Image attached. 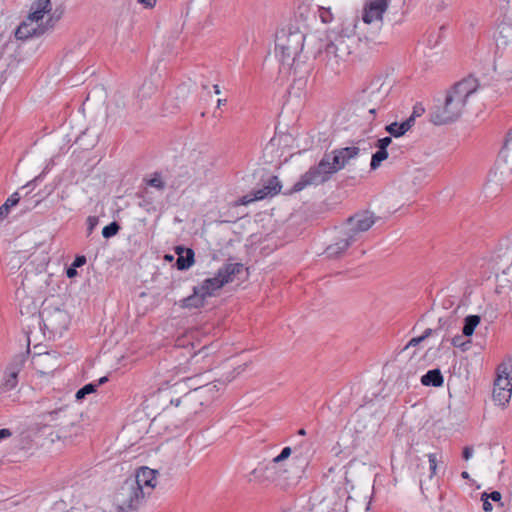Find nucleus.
I'll return each instance as SVG.
<instances>
[{
	"mask_svg": "<svg viewBox=\"0 0 512 512\" xmlns=\"http://www.w3.org/2000/svg\"><path fill=\"white\" fill-rule=\"evenodd\" d=\"M66 275L68 278H73L77 275V271H76V268L71 266L67 269L66 271Z\"/></svg>",
	"mask_w": 512,
	"mask_h": 512,
	"instance_id": "49",
	"label": "nucleus"
},
{
	"mask_svg": "<svg viewBox=\"0 0 512 512\" xmlns=\"http://www.w3.org/2000/svg\"><path fill=\"white\" fill-rule=\"evenodd\" d=\"M369 113L374 115V114L376 113V109H375V108H371V109L369 110Z\"/></svg>",
	"mask_w": 512,
	"mask_h": 512,
	"instance_id": "58",
	"label": "nucleus"
},
{
	"mask_svg": "<svg viewBox=\"0 0 512 512\" xmlns=\"http://www.w3.org/2000/svg\"><path fill=\"white\" fill-rule=\"evenodd\" d=\"M433 333V330L430 329V328H427L423 334L421 336H418V337H414L412 338L408 343L407 345L404 347V350L410 348V347H415L417 346L418 344H420L422 341H424L426 338H428L429 336H431Z\"/></svg>",
	"mask_w": 512,
	"mask_h": 512,
	"instance_id": "30",
	"label": "nucleus"
},
{
	"mask_svg": "<svg viewBox=\"0 0 512 512\" xmlns=\"http://www.w3.org/2000/svg\"><path fill=\"white\" fill-rule=\"evenodd\" d=\"M309 449L310 445L307 443V441L301 442L298 446L294 447L293 452L295 454V458H303L306 464Z\"/></svg>",
	"mask_w": 512,
	"mask_h": 512,
	"instance_id": "29",
	"label": "nucleus"
},
{
	"mask_svg": "<svg viewBox=\"0 0 512 512\" xmlns=\"http://www.w3.org/2000/svg\"><path fill=\"white\" fill-rule=\"evenodd\" d=\"M248 482L264 484L266 482L274 483L282 489L287 488L288 481H285L281 476V471L277 469L276 465L269 463L263 468H255L248 475Z\"/></svg>",
	"mask_w": 512,
	"mask_h": 512,
	"instance_id": "10",
	"label": "nucleus"
},
{
	"mask_svg": "<svg viewBox=\"0 0 512 512\" xmlns=\"http://www.w3.org/2000/svg\"><path fill=\"white\" fill-rule=\"evenodd\" d=\"M482 497H488L489 499H491L495 502H499L501 500V493L498 491H493L490 494L483 493Z\"/></svg>",
	"mask_w": 512,
	"mask_h": 512,
	"instance_id": "40",
	"label": "nucleus"
},
{
	"mask_svg": "<svg viewBox=\"0 0 512 512\" xmlns=\"http://www.w3.org/2000/svg\"><path fill=\"white\" fill-rule=\"evenodd\" d=\"M179 254L177 260H176V266L179 270H186L190 268L194 263V252L192 249L186 250V255H182L177 251Z\"/></svg>",
	"mask_w": 512,
	"mask_h": 512,
	"instance_id": "23",
	"label": "nucleus"
},
{
	"mask_svg": "<svg viewBox=\"0 0 512 512\" xmlns=\"http://www.w3.org/2000/svg\"><path fill=\"white\" fill-rule=\"evenodd\" d=\"M226 104V99H218L217 106L220 107Z\"/></svg>",
	"mask_w": 512,
	"mask_h": 512,
	"instance_id": "53",
	"label": "nucleus"
},
{
	"mask_svg": "<svg viewBox=\"0 0 512 512\" xmlns=\"http://www.w3.org/2000/svg\"><path fill=\"white\" fill-rule=\"evenodd\" d=\"M340 491H342V495L345 496L347 494V489H340Z\"/></svg>",
	"mask_w": 512,
	"mask_h": 512,
	"instance_id": "60",
	"label": "nucleus"
},
{
	"mask_svg": "<svg viewBox=\"0 0 512 512\" xmlns=\"http://www.w3.org/2000/svg\"><path fill=\"white\" fill-rule=\"evenodd\" d=\"M107 380H108V378H107L106 376L101 377V378L99 379V381H98V384H97V385L103 384V383H105Z\"/></svg>",
	"mask_w": 512,
	"mask_h": 512,
	"instance_id": "55",
	"label": "nucleus"
},
{
	"mask_svg": "<svg viewBox=\"0 0 512 512\" xmlns=\"http://www.w3.org/2000/svg\"><path fill=\"white\" fill-rule=\"evenodd\" d=\"M281 190V183L277 176H271L263 188L255 191V199H264L267 196H274Z\"/></svg>",
	"mask_w": 512,
	"mask_h": 512,
	"instance_id": "17",
	"label": "nucleus"
},
{
	"mask_svg": "<svg viewBox=\"0 0 512 512\" xmlns=\"http://www.w3.org/2000/svg\"><path fill=\"white\" fill-rule=\"evenodd\" d=\"M86 263V257L85 256H77L72 263V266L75 268L81 267Z\"/></svg>",
	"mask_w": 512,
	"mask_h": 512,
	"instance_id": "41",
	"label": "nucleus"
},
{
	"mask_svg": "<svg viewBox=\"0 0 512 512\" xmlns=\"http://www.w3.org/2000/svg\"><path fill=\"white\" fill-rule=\"evenodd\" d=\"M205 296H202L201 293H195L193 291V295H190L181 300V307L183 308H199L204 306Z\"/></svg>",
	"mask_w": 512,
	"mask_h": 512,
	"instance_id": "21",
	"label": "nucleus"
},
{
	"mask_svg": "<svg viewBox=\"0 0 512 512\" xmlns=\"http://www.w3.org/2000/svg\"><path fill=\"white\" fill-rule=\"evenodd\" d=\"M444 379L439 369L429 370L421 377V383L424 386L440 387L443 385Z\"/></svg>",
	"mask_w": 512,
	"mask_h": 512,
	"instance_id": "20",
	"label": "nucleus"
},
{
	"mask_svg": "<svg viewBox=\"0 0 512 512\" xmlns=\"http://www.w3.org/2000/svg\"><path fill=\"white\" fill-rule=\"evenodd\" d=\"M305 35L295 27L281 29L276 36V54L282 66L291 69L303 50Z\"/></svg>",
	"mask_w": 512,
	"mask_h": 512,
	"instance_id": "5",
	"label": "nucleus"
},
{
	"mask_svg": "<svg viewBox=\"0 0 512 512\" xmlns=\"http://www.w3.org/2000/svg\"><path fill=\"white\" fill-rule=\"evenodd\" d=\"M415 115H419V110H414L413 114L411 116H413L415 118Z\"/></svg>",
	"mask_w": 512,
	"mask_h": 512,
	"instance_id": "59",
	"label": "nucleus"
},
{
	"mask_svg": "<svg viewBox=\"0 0 512 512\" xmlns=\"http://www.w3.org/2000/svg\"><path fill=\"white\" fill-rule=\"evenodd\" d=\"M498 47L512 45V13L506 14L499 24Z\"/></svg>",
	"mask_w": 512,
	"mask_h": 512,
	"instance_id": "15",
	"label": "nucleus"
},
{
	"mask_svg": "<svg viewBox=\"0 0 512 512\" xmlns=\"http://www.w3.org/2000/svg\"><path fill=\"white\" fill-rule=\"evenodd\" d=\"M429 460V467L431 471V476L436 474V468H437V456L434 453H430L428 455Z\"/></svg>",
	"mask_w": 512,
	"mask_h": 512,
	"instance_id": "36",
	"label": "nucleus"
},
{
	"mask_svg": "<svg viewBox=\"0 0 512 512\" xmlns=\"http://www.w3.org/2000/svg\"><path fill=\"white\" fill-rule=\"evenodd\" d=\"M253 200H256L255 195L253 196V198H248L247 196H244L243 198H241L240 203L245 205V204L250 203Z\"/></svg>",
	"mask_w": 512,
	"mask_h": 512,
	"instance_id": "51",
	"label": "nucleus"
},
{
	"mask_svg": "<svg viewBox=\"0 0 512 512\" xmlns=\"http://www.w3.org/2000/svg\"><path fill=\"white\" fill-rule=\"evenodd\" d=\"M292 453V449L290 447H285L282 449L281 453L274 457L270 462L272 465H276L277 469L281 471V476L285 481H288V485H292L296 483V480L300 477L299 475H291L283 465L282 462L286 460Z\"/></svg>",
	"mask_w": 512,
	"mask_h": 512,
	"instance_id": "16",
	"label": "nucleus"
},
{
	"mask_svg": "<svg viewBox=\"0 0 512 512\" xmlns=\"http://www.w3.org/2000/svg\"><path fill=\"white\" fill-rule=\"evenodd\" d=\"M243 269L241 263H228L222 266L214 277L205 279L199 286L193 288L195 293H201L202 296L211 297L221 289L225 284L233 281L234 276Z\"/></svg>",
	"mask_w": 512,
	"mask_h": 512,
	"instance_id": "7",
	"label": "nucleus"
},
{
	"mask_svg": "<svg viewBox=\"0 0 512 512\" xmlns=\"http://www.w3.org/2000/svg\"><path fill=\"white\" fill-rule=\"evenodd\" d=\"M452 0H427L430 10L435 12H442L447 9Z\"/></svg>",
	"mask_w": 512,
	"mask_h": 512,
	"instance_id": "28",
	"label": "nucleus"
},
{
	"mask_svg": "<svg viewBox=\"0 0 512 512\" xmlns=\"http://www.w3.org/2000/svg\"><path fill=\"white\" fill-rule=\"evenodd\" d=\"M20 196L17 192L13 193L4 203L5 206L11 209V207L18 204Z\"/></svg>",
	"mask_w": 512,
	"mask_h": 512,
	"instance_id": "37",
	"label": "nucleus"
},
{
	"mask_svg": "<svg viewBox=\"0 0 512 512\" xmlns=\"http://www.w3.org/2000/svg\"><path fill=\"white\" fill-rule=\"evenodd\" d=\"M246 368V363L239 365L233 371L225 375L224 378L197 387H192V385L189 384L194 380V377H186L173 385L176 392H183L184 394L178 398H171L170 405L175 408H181L183 413L182 421H186L191 416L200 412L202 407L209 405L216 394L220 390H223L227 383L233 381L238 375L244 372Z\"/></svg>",
	"mask_w": 512,
	"mask_h": 512,
	"instance_id": "1",
	"label": "nucleus"
},
{
	"mask_svg": "<svg viewBox=\"0 0 512 512\" xmlns=\"http://www.w3.org/2000/svg\"><path fill=\"white\" fill-rule=\"evenodd\" d=\"M179 369H180V371H182V372H187V371H188V369H187L186 367H181V368H179Z\"/></svg>",
	"mask_w": 512,
	"mask_h": 512,
	"instance_id": "61",
	"label": "nucleus"
},
{
	"mask_svg": "<svg viewBox=\"0 0 512 512\" xmlns=\"http://www.w3.org/2000/svg\"><path fill=\"white\" fill-rule=\"evenodd\" d=\"M354 37L335 34L318 52V59L332 71H337L352 53Z\"/></svg>",
	"mask_w": 512,
	"mask_h": 512,
	"instance_id": "6",
	"label": "nucleus"
},
{
	"mask_svg": "<svg viewBox=\"0 0 512 512\" xmlns=\"http://www.w3.org/2000/svg\"><path fill=\"white\" fill-rule=\"evenodd\" d=\"M477 86L474 78L457 82L446 92L443 103L431 111L430 121L435 125H444L457 120L462 115L468 98L476 92Z\"/></svg>",
	"mask_w": 512,
	"mask_h": 512,
	"instance_id": "4",
	"label": "nucleus"
},
{
	"mask_svg": "<svg viewBox=\"0 0 512 512\" xmlns=\"http://www.w3.org/2000/svg\"><path fill=\"white\" fill-rule=\"evenodd\" d=\"M462 455H463V458L465 460H469L472 457V455H473V449L471 447H465L463 449V454Z\"/></svg>",
	"mask_w": 512,
	"mask_h": 512,
	"instance_id": "47",
	"label": "nucleus"
},
{
	"mask_svg": "<svg viewBox=\"0 0 512 512\" xmlns=\"http://www.w3.org/2000/svg\"><path fill=\"white\" fill-rule=\"evenodd\" d=\"M210 365H211L210 363H207L206 365L201 366L199 369L194 368V369H193V372L195 373V375H198V374H200V373H201V371H206V370H208V369H209V367H210Z\"/></svg>",
	"mask_w": 512,
	"mask_h": 512,
	"instance_id": "50",
	"label": "nucleus"
},
{
	"mask_svg": "<svg viewBox=\"0 0 512 512\" xmlns=\"http://www.w3.org/2000/svg\"><path fill=\"white\" fill-rule=\"evenodd\" d=\"M390 0H365L361 10V20L364 24H374L378 29L382 27L383 16L387 11Z\"/></svg>",
	"mask_w": 512,
	"mask_h": 512,
	"instance_id": "9",
	"label": "nucleus"
},
{
	"mask_svg": "<svg viewBox=\"0 0 512 512\" xmlns=\"http://www.w3.org/2000/svg\"><path fill=\"white\" fill-rule=\"evenodd\" d=\"M388 158V152L387 150L378 149L377 152H375L372 155L370 167L372 170L377 169L382 161L386 160Z\"/></svg>",
	"mask_w": 512,
	"mask_h": 512,
	"instance_id": "27",
	"label": "nucleus"
},
{
	"mask_svg": "<svg viewBox=\"0 0 512 512\" xmlns=\"http://www.w3.org/2000/svg\"><path fill=\"white\" fill-rule=\"evenodd\" d=\"M9 212H10V208H8L4 204H2L0 206V221L4 220L9 215Z\"/></svg>",
	"mask_w": 512,
	"mask_h": 512,
	"instance_id": "43",
	"label": "nucleus"
},
{
	"mask_svg": "<svg viewBox=\"0 0 512 512\" xmlns=\"http://www.w3.org/2000/svg\"><path fill=\"white\" fill-rule=\"evenodd\" d=\"M97 387H98V385L93 384V383H89V384L85 385L84 387H82L81 389H79L76 392V395H75L76 399L77 400L84 399L86 395L95 392Z\"/></svg>",
	"mask_w": 512,
	"mask_h": 512,
	"instance_id": "33",
	"label": "nucleus"
},
{
	"mask_svg": "<svg viewBox=\"0 0 512 512\" xmlns=\"http://www.w3.org/2000/svg\"><path fill=\"white\" fill-rule=\"evenodd\" d=\"M347 512H365V503H357L350 496L347 498Z\"/></svg>",
	"mask_w": 512,
	"mask_h": 512,
	"instance_id": "32",
	"label": "nucleus"
},
{
	"mask_svg": "<svg viewBox=\"0 0 512 512\" xmlns=\"http://www.w3.org/2000/svg\"><path fill=\"white\" fill-rule=\"evenodd\" d=\"M157 0H138L145 8H153Z\"/></svg>",
	"mask_w": 512,
	"mask_h": 512,
	"instance_id": "45",
	"label": "nucleus"
},
{
	"mask_svg": "<svg viewBox=\"0 0 512 512\" xmlns=\"http://www.w3.org/2000/svg\"><path fill=\"white\" fill-rule=\"evenodd\" d=\"M157 471L140 467L128 477L114 495V505L119 511L137 510L149 497L157 485Z\"/></svg>",
	"mask_w": 512,
	"mask_h": 512,
	"instance_id": "2",
	"label": "nucleus"
},
{
	"mask_svg": "<svg viewBox=\"0 0 512 512\" xmlns=\"http://www.w3.org/2000/svg\"><path fill=\"white\" fill-rule=\"evenodd\" d=\"M61 412V410H54V411H51V412H48L47 414L44 415V418H48L47 420L48 421H53L56 419V416Z\"/></svg>",
	"mask_w": 512,
	"mask_h": 512,
	"instance_id": "46",
	"label": "nucleus"
},
{
	"mask_svg": "<svg viewBox=\"0 0 512 512\" xmlns=\"http://www.w3.org/2000/svg\"><path fill=\"white\" fill-rule=\"evenodd\" d=\"M360 153V149L355 146L345 147L333 150L330 154H325L317 165H314L305 172L300 179L293 185L292 190L299 192L311 185H320L330 179V177L343 169L351 159H355Z\"/></svg>",
	"mask_w": 512,
	"mask_h": 512,
	"instance_id": "3",
	"label": "nucleus"
},
{
	"mask_svg": "<svg viewBox=\"0 0 512 512\" xmlns=\"http://www.w3.org/2000/svg\"><path fill=\"white\" fill-rule=\"evenodd\" d=\"M354 236H350L346 231H342L339 238L326 248V254L329 258H338L352 245L355 241Z\"/></svg>",
	"mask_w": 512,
	"mask_h": 512,
	"instance_id": "14",
	"label": "nucleus"
},
{
	"mask_svg": "<svg viewBox=\"0 0 512 512\" xmlns=\"http://www.w3.org/2000/svg\"><path fill=\"white\" fill-rule=\"evenodd\" d=\"M481 321L480 316L478 315H468L464 319V326H463V334L465 336H471L474 333L475 328L479 325Z\"/></svg>",
	"mask_w": 512,
	"mask_h": 512,
	"instance_id": "24",
	"label": "nucleus"
},
{
	"mask_svg": "<svg viewBox=\"0 0 512 512\" xmlns=\"http://www.w3.org/2000/svg\"><path fill=\"white\" fill-rule=\"evenodd\" d=\"M498 377L494 382V388H503L512 390V363L507 366L501 365L498 369Z\"/></svg>",
	"mask_w": 512,
	"mask_h": 512,
	"instance_id": "18",
	"label": "nucleus"
},
{
	"mask_svg": "<svg viewBox=\"0 0 512 512\" xmlns=\"http://www.w3.org/2000/svg\"><path fill=\"white\" fill-rule=\"evenodd\" d=\"M28 353H19L15 355L8 366L6 367L2 383L0 385V401H2L4 394L14 388L18 384V375L28 358Z\"/></svg>",
	"mask_w": 512,
	"mask_h": 512,
	"instance_id": "8",
	"label": "nucleus"
},
{
	"mask_svg": "<svg viewBox=\"0 0 512 512\" xmlns=\"http://www.w3.org/2000/svg\"><path fill=\"white\" fill-rule=\"evenodd\" d=\"M213 89H214L215 94H220L221 93L219 85L215 84L213 86Z\"/></svg>",
	"mask_w": 512,
	"mask_h": 512,
	"instance_id": "54",
	"label": "nucleus"
},
{
	"mask_svg": "<svg viewBox=\"0 0 512 512\" xmlns=\"http://www.w3.org/2000/svg\"><path fill=\"white\" fill-rule=\"evenodd\" d=\"M461 476H462L463 478H468V477H469V474H468V472L464 471V472H462Z\"/></svg>",
	"mask_w": 512,
	"mask_h": 512,
	"instance_id": "57",
	"label": "nucleus"
},
{
	"mask_svg": "<svg viewBox=\"0 0 512 512\" xmlns=\"http://www.w3.org/2000/svg\"><path fill=\"white\" fill-rule=\"evenodd\" d=\"M11 435H12V433L9 429H6V428L0 429V440L8 438Z\"/></svg>",
	"mask_w": 512,
	"mask_h": 512,
	"instance_id": "48",
	"label": "nucleus"
},
{
	"mask_svg": "<svg viewBox=\"0 0 512 512\" xmlns=\"http://www.w3.org/2000/svg\"><path fill=\"white\" fill-rule=\"evenodd\" d=\"M52 4L50 0H36L31 5V12L28 17L38 24H45L47 27L51 21L50 12Z\"/></svg>",
	"mask_w": 512,
	"mask_h": 512,
	"instance_id": "12",
	"label": "nucleus"
},
{
	"mask_svg": "<svg viewBox=\"0 0 512 512\" xmlns=\"http://www.w3.org/2000/svg\"><path fill=\"white\" fill-rule=\"evenodd\" d=\"M209 348L204 346L201 349H199L196 352H193L190 354V365H196L199 364L201 361H204L206 358L209 357Z\"/></svg>",
	"mask_w": 512,
	"mask_h": 512,
	"instance_id": "25",
	"label": "nucleus"
},
{
	"mask_svg": "<svg viewBox=\"0 0 512 512\" xmlns=\"http://www.w3.org/2000/svg\"><path fill=\"white\" fill-rule=\"evenodd\" d=\"M148 184L158 190H163L165 188V183L163 182L160 174L155 173L152 178L148 181Z\"/></svg>",
	"mask_w": 512,
	"mask_h": 512,
	"instance_id": "34",
	"label": "nucleus"
},
{
	"mask_svg": "<svg viewBox=\"0 0 512 512\" xmlns=\"http://www.w3.org/2000/svg\"><path fill=\"white\" fill-rule=\"evenodd\" d=\"M120 230V225L117 222H112L109 225L105 226L102 230V235L104 238H111L115 236Z\"/></svg>",
	"mask_w": 512,
	"mask_h": 512,
	"instance_id": "31",
	"label": "nucleus"
},
{
	"mask_svg": "<svg viewBox=\"0 0 512 512\" xmlns=\"http://www.w3.org/2000/svg\"><path fill=\"white\" fill-rule=\"evenodd\" d=\"M461 337L460 336H455L453 339H452V344L455 346V347H459L461 346Z\"/></svg>",
	"mask_w": 512,
	"mask_h": 512,
	"instance_id": "52",
	"label": "nucleus"
},
{
	"mask_svg": "<svg viewBox=\"0 0 512 512\" xmlns=\"http://www.w3.org/2000/svg\"><path fill=\"white\" fill-rule=\"evenodd\" d=\"M298 434H299V435H301V436L306 435V431H305V429H300V430L298 431Z\"/></svg>",
	"mask_w": 512,
	"mask_h": 512,
	"instance_id": "56",
	"label": "nucleus"
},
{
	"mask_svg": "<svg viewBox=\"0 0 512 512\" xmlns=\"http://www.w3.org/2000/svg\"><path fill=\"white\" fill-rule=\"evenodd\" d=\"M98 224V218L95 216H89L87 218V235H91L93 230Z\"/></svg>",
	"mask_w": 512,
	"mask_h": 512,
	"instance_id": "35",
	"label": "nucleus"
},
{
	"mask_svg": "<svg viewBox=\"0 0 512 512\" xmlns=\"http://www.w3.org/2000/svg\"><path fill=\"white\" fill-rule=\"evenodd\" d=\"M392 143L391 137H384L377 141V148L387 150V147Z\"/></svg>",
	"mask_w": 512,
	"mask_h": 512,
	"instance_id": "38",
	"label": "nucleus"
},
{
	"mask_svg": "<svg viewBox=\"0 0 512 512\" xmlns=\"http://www.w3.org/2000/svg\"><path fill=\"white\" fill-rule=\"evenodd\" d=\"M320 17L324 23H328L332 20L329 10L323 9L320 13Z\"/></svg>",
	"mask_w": 512,
	"mask_h": 512,
	"instance_id": "42",
	"label": "nucleus"
},
{
	"mask_svg": "<svg viewBox=\"0 0 512 512\" xmlns=\"http://www.w3.org/2000/svg\"><path fill=\"white\" fill-rule=\"evenodd\" d=\"M414 125V117L410 116L407 120L402 123L393 122L386 126V131L394 137H400L404 135Z\"/></svg>",
	"mask_w": 512,
	"mask_h": 512,
	"instance_id": "19",
	"label": "nucleus"
},
{
	"mask_svg": "<svg viewBox=\"0 0 512 512\" xmlns=\"http://www.w3.org/2000/svg\"><path fill=\"white\" fill-rule=\"evenodd\" d=\"M46 30L47 25L38 24L27 16V18L16 29L15 37L19 40H27L31 37L44 34Z\"/></svg>",
	"mask_w": 512,
	"mask_h": 512,
	"instance_id": "13",
	"label": "nucleus"
},
{
	"mask_svg": "<svg viewBox=\"0 0 512 512\" xmlns=\"http://www.w3.org/2000/svg\"><path fill=\"white\" fill-rule=\"evenodd\" d=\"M482 501H483V510L486 512L492 511L493 507H492V504L489 502V498L482 497Z\"/></svg>",
	"mask_w": 512,
	"mask_h": 512,
	"instance_id": "44",
	"label": "nucleus"
},
{
	"mask_svg": "<svg viewBox=\"0 0 512 512\" xmlns=\"http://www.w3.org/2000/svg\"><path fill=\"white\" fill-rule=\"evenodd\" d=\"M375 223V217L372 213L363 212L357 213L347 220L344 231L350 236H354L353 239L356 242L363 232L368 231Z\"/></svg>",
	"mask_w": 512,
	"mask_h": 512,
	"instance_id": "11",
	"label": "nucleus"
},
{
	"mask_svg": "<svg viewBox=\"0 0 512 512\" xmlns=\"http://www.w3.org/2000/svg\"><path fill=\"white\" fill-rule=\"evenodd\" d=\"M509 169H510V170H512V165L510 166V168H509Z\"/></svg>",
	"mask_w": 512,
	"mask_h": 512,
	"instance_id": "62",
	"label": "nucleus"
},
{
	"mask_svg": "<svg viewBox=\"0 0 512 512\" xmlns=\"http://www.w3.org/2000/svg\"><path fill=\"white\" fill-rule=\"evenodd\" d=\"M199 158L202 162V167L205 169V171L209 170L210 167L212 166V162H211L210 158H208L205 155H200V154H199Z\"/></svg>",
	"mask_w": 512,
	"mask_h": 512,
	"instance_id": "39",
	"label": "nucleus"
},
{
	"mask_svg": "<svg viewBox=\"0 0 512 512\" xmlns=\"http://www.w3.org/2000/svg\"><path fill=\"white\" fill-rule=\"evenodd\" d=\"M511 154H512V128L507 133V137L504 142L503 148L500 151V157L505 162H508Z\"/></svg>",
	"mask_w": 512,
	"mask_h": 512,
	"instance_id": "26",
	"label": "nucleus"
},
{
	"mask_svg": "<svg viewBox=\"0 0 512 512\" xmlns=\"http://www.w3.org/2000/svg\"><path fill=\"white\" fill-rule=\"evenodd\" d=\"M512 395V390L503 389V388H494L493 389V400L499 406L504 407L507 403H509Z\"/></svg>",
	"mask_w": 512,
	"mask_h": 512,
	"instance_id": "22",
	"label": "nucleus"
}]
</instances>
